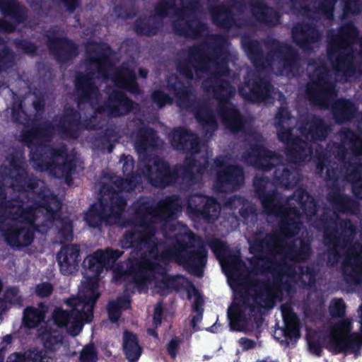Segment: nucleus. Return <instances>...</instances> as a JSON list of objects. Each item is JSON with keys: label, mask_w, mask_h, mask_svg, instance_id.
<instances>
[{"label": "nucleus", "mask_w": 362, "mask_h": 362, "mask_svg": "<svg viewBox=\"0 0 362 362\" xmlns=\"http://www.w3.org/2000/svg\"><path fill=\"white\" fill-rule=\"evenodd\" d=\"M121 253L117 251L107 250L106 251L98 250L93 255L87 257L85 262L88 263V269L94 272V278L99 275L104 268H110L113 266Z\"/></svg>", "instance_id": "nucleus-18"}, {"label": "nucleus", "mask_w": 362, "mask_h": 362, "mask_svg": "<svg viewBox=\"0 0 362 362\" xmlns=\"http://www.w3.org/2000/svg\"><path fill=\"white\" fill-rule=\"evenodd\" d=\"M210 202V198L202 195H193L188 200V208L192 211L202 214L204 211L205 204Z\"/></svg>", "instance_id": "nucleus-44"}, {"label": "nucleus", "mask_w": 362, "mask_h": 362, "mask_svg": "<svg viewBox=\"0 0 362 362\" xmlns=\"http://www.w3.org/2000/svg\"><path fill=\"white\" fill-rule=\"evenodd\" d=\"M217 168V183L218 191H230L238 187L243 181V170L238 166L232 165L228 158L219 157L215 160Z\"/></svg>", "instance_id": "nucleus-15"}, {"label": "nucleus", "mask_w": 362, "mask_h": 362, "mask_svg": "<svg viewBox=\"0 0 362 362\" xmlns=\"http://www.w3.org/2000/svg\"><path fill=\"white\" fill-rule=\"evenodd\" d=\"M125 206L126 202L119 194L112 190L105 182H103L99 202L86 213V221L93 228L100 226L102 223H115L119 219Z\"/></svg>", "instance_id": "nucleus-11"}, {"label": "nucleus", "mask_w": 362, "mask_h": 362, "mask_svg": "<svg viewBox=\"0 0 362 362\" xmlns=\"http://www.w3.org/2000/svg\"><path fill=\"white\" fill-rule=\"evenodd\" d=\"M195 116L198 122L206 129L207 132H211L216 129V122L208 108H202L196 113Z\"/></svg>", "instance_id": "nucleus-43"}, {"label": "nucleus", "mask_w": 362, "mask_h": 362, "mask_svg": "<svg viewBox=\"0 0 362 362\" xmlns=\"http://www.w3.org/2000/svg\"><path fill=\"white\" fill-rule=\"evenodd\" d=\"M281 313L284 322V327H279L274 331V337L280 341L284 338H296L299 337V325L296 315L293 313L289 304L282 305Z\"/></svg>", "instance_id": "nucleus-17"}, {"label": "nucleus", "mask_w": 362, "mask_h": 362, "mask_svg": "<svg viewBox=\"0 0 362 362\" xmlns=\"http://www.w3.org/2000/svg\"><path fill=\"white\" fill-rule=\"evenodd\" d=\"M342 146L345 149H350L355 153H362V138L356 136L349 130L341 133Z\"/></svg>", "instance_id": "nucleus-36"}, {"label": "nucleus", "mask_w": 362, "mask_h": 362, "mask_svg": "<svg viewBox=\"0 0 362 362\" xmlns=\"http://www.w3.org/2000/svg\"><path fill=\"white\" fill-rule=\"evenodd\" d=\"M229 205L231 207H233L235 209L239 208L240 211L242 214V210L247 205V203L241 197H234L230 200Z\"/></svg>", "instance_id": "nucleus-59"}, {"label": "nucleus", "mask_w": 362, "mask_h": 362, "mask_svg": "<svg viewBox=\"0 0 362 362\" xmlns=\"http://www.w3.org/2000/svg\"><path fill=\"white\" fill-rule=\"evenodd\" d=\"M0 9L4 14L12 17L18 23L23 19V8L16 0H0Z\"/></svg>", "instance_id": "nucleus-38"}, {"label": "nucleus", "mask_w": 362, "mask_h": 362, "mask_svg": "<svg viewBox=\"0 0 362 362\" xmlns=\"http://www.w3.org/2000/svg\"><path fill=\"white\" fill-rule=\"evenodd\" d=\"M204 211H202V215L209 221L216 219L220 214L219 204L213 198H210V202L205 204Z\"/></svg>", "instance_id": "nucleus-45"}, {"label": "nucleus", "mask_w": 362, "mask_h": 362, "mask_svg": "<svg viewBox=\"0 0 362 362\" xmlns=\"http://www.w3.org/2000/svg\"><path fill=\"white\" fill-rule=\"evenodd\" d=\"M53 291V286L50 283L44 282L36 286V294L41 297L45 298L49 296Z\"/></svg>", "instance_id": "nucleus-55"}, {"label": "nucleus", "mask_w": 362, "mask_h": 362, "mask_svg": "<svg viewBox=\"0 0 362 362\" xmlns=\"http://www.w3.org/2000/svg\"><path fill=\"white\" fill-rule=\"evenodd\" d=\"M14 29L13 25L11 23H8L6 21H0V30L5 32H12Z\"/></svg>", "instance_id": "nucleus-63"}, {"label": "nucleus", "mask_w": 362, "mask_h": 362, "mask_svg": "<svg viewBox=\"0 0 362 362\" xmlns=\"http://www.w3.org/2000/svg\"><path fill=\"white\" fill-rule=\"evenodd\" d=\"M130 302L127 298H119L116 301H110L107 306V313L110 320L115 322L119 316L122 310L129 307Z\"/></svg>", "instance_id": "nucleus-41"}, {"label": "nucleus", "mask_w": 362, "mask_h": 362, "mask_svg": "<svg viewBox=\"0 0 362 362\" xmlns=\"http://www.w3.org/2000/svg\"><path fill=\"white\" fill-rule=\"evenodd\" d=\"M197 163V160L187 158L183 166L177 167L175 173H172L168 163L159 160L154 162L153 167H146L142 173L152 185L158 187H163L173 183L175 180V174L187 181L196 182L201 179L206 160L204 159L202 163Z\"/></svg>", "instance_id": "nucleus-10"}, {"label": "nucleus", "mask_w": 362, "mask_h": 362, "mask_svg": "<svg viewBox=\"0 0 362 362\" xmlns=\"http://www.w3.org/2000/svg\"><path fill=\"white\" fill-rule=\"evenodd\" d=\"M21 49L28 54L33 53L35 50V47L33 44L28 42H22L21 44Z\"/></svg>", "instance_id": "nucleus-64"}, {"label": "nucleus", "mask_w": 362, "mask_h": 362, "mask_svg": "<svg viewBox=\"0 0 362 362\" xmlns=\"http://www.w3.org/2000/svg\"><path fill=\"white\" fill-rule=\"evenodd\" d=\"M346 310V305L341 298L334 299L329 305L330 314L334 317L342 316Z\"/></svg>", "instance_id": "nucleus-51"}, {"label": "nucleus", "mask_w": 362, "mask_h": 362, "mask_svg": "<svg viewBox=\"0 0 362 362\" xmlns=\"http://www.w3.org/2000/svg\"><path fill=\"white\" fill-rule=\"evenodd\" d=\"M49 47L52 50L56 51L59 59L62 61L75 57L77 54V48L71 41L49 38Z\"/></svg>", "instance_id": "nucleus-30"}, {"label": "nucleus", "mask_w": 362, "mask_h": 362, "mask_svg": "<svg viewBox=\"0 0 362 362\" xmlns=\"http://www.w3.org/2000/svg\"><path fill=\"white\" fill-rule=\"evenodd\" d=\"M5 300L12 303H21V296L18 289L16 288H8L5 293Z\"/></svg>", "instance_id": "nucleus-57"}, {"label": "nucleus", "mask_w": 362, "mask_h": 362, "mask_svg": "<svg viewBox=\"0 0 362 362\" xmlns=\"http://www.w3.org/2000/svg\"><path fill=\"white\" fill-rule=\"evenodd\" d=\"M51 135L47 126L37 128L24 135V141L30 149V160L35 168L49 170L54 176L62 177L71 173L72 166L66 156L64 148L54 150L46 146Z\"/></svg>", "instance_id": "nucleus-5"}, {"label": "nucleus", "mask_w": 362, "mask_h": 362, "mask_svg": "<svg viewBox=\"0 0 362 362\" xmlns=\"http://www.w3.org/2000/svg\"><path fill=\"white\" fill-rule=\"evenodd\" d=\"M160 25V20L157 17H153L137 21L135 25V30L136 33L140 34L153 35Z\"/></svg>", "instance_id": "nucleus-40"}, {"label": "nucleus", "mask_w": 362, "mask_h": 362, "mask_svg": "<svg viewBox=\"0 0 362 362\" xmlns=\"http://www.w3.org/2000/svg\"><path fill=\"white\" fill-rule=\"evenodd\" d=\"M356 29L351 24L343 26L335 35L329 36L328 40V59L332 65V69L337 76H341L347 78L354 76L355 65L353 62V57L351 55L354 44L355 49L358 48V59L355 57L356 61L360 59L362 62V36L358 42H354L356 37Z\"/></svg>", "instance_id": "nucleus-7"}, {"label": "nucleus", "mask_w": 362, "mask_h": 362, "mask_svg": "<svg viewBox=\"0 0 362 362\" xmlns=\"http://www.w3.org/2000/svg\"><path fill=\"white\" fill-rule=\"evenodd\" d=\"M38 337L44 347L50 351H55L60 346L65 350L69 344L64 340V337L55 325H46L38 329Z\"/></svg>", "instance_id": "nucleus-19"}, {"label": "nucleus", "mask_w": 362, "mask_h": 362, "mask_svg": "<svg viewBox=\"0 0 362 362\" xmlns=\"http://www.w3.org/2000/svg\"><path fill=\"white\" fill-rule=\"evenodd\" d=\"M240 94L245 98L252 100H264L270 95L271 89L266 79H255L252 83L240 89Z\"/></svg>", "instance_id": "nucleus-23"}, {"label": "nucleus", "mask_w": 362, "mask_h": 362, "mask_svg": "<svg viewBox=\"0 0 362 362\" xmlns=\"http://www.w3.org/2000/svg\"><path fill=\"white\" fill-rule=\"evenodd\" d=\"M281 52H285L286 57L278 62L274 61L270 64L274 69L275 66H283V69L280 74H285L288 76L294 75L298 71V62L295 57V54L289 46H284L281 47Z\"/></svg>", "instance_id": "nucleus-29"}, {"label": "nucleus", "mask_w": 362, "mask_h": 362, "mask_svg": "<svg viewBox=\"0 0 362 362\" xmlns=\"http://www.w3.org/2000/svg\"><path fill=\"white\" fill-rule=\"evenodd\" d=\"M1 175L4 181L11 185L13 190L20 192V195L5 201V197L0 186V224L7 222L9 228L4 231V235L7 243L11 247H21L30 245L33 240V230L30 226H23L22 223H35L38 214L45 213L46 223L42 225L49 227L52 222L59 228L57 238L63 243L73 239L72 225L68 218L57 219L59 209V203L57 198L49 194V190L44 189L38 193L37 201H30L27 193L28 189L42 187L43 182L28 179L25 185L27 173L23 165L21 156L18 154L7 158L1 168Z\"/></svg>", "instance_id": "nucleus-3"}, {"label": "nucleus", "mask_w": 362, "mask_h": 362, "mask_svg": "<svg viewBox=\"0 0 362 362\" xmlns=\"http://www.w3.org/2000/svg\"><path fill=\"white\" fill-rule=\"evenodd\" d=\"M212 17L215 22L223 26L228 24L229 13L223 7H217L212 10Z\"/></svg>", "instance_id": "nucleus-49"}, {"label": "nucleus", "mask_w": 362, "mask_h": 362, "mask_svg": "<svg viewBox=\"0 0 362 362\" xmlns=\"http://www.w3.org/2000/svg\"><path fill=\"white\" fill-rule=\"evenodd\" d=\"M172 146L176 149L188 150L192 154L197 153L199 142L196 135L186 130L174 129L169 136Z\"/></svg>", "instance_id": "nucleus-21"}, {"label": "nucleus", "mask_w": 362, "mask_h": 362, "mask_svg": "<svg viewBox=\"0 0 362 362\" xmlns=\"http://www.w3.org/2000/svg\"><path fill=\"white\" fill-rule=\"evenodd\" d=\"M135 226L128 230L120 241L124 248H134L140 252L135 259L136 272L134 279L140 284H154L156 292L162 295L166 291L178 289L184 285L185 279L181 276H170L165 273L167 261L175 259L189 266L202 264L205 251L199 247V240L186 228H175L173 234H168V238H174L173 247L162 251L161 241L158 237L154 222L156 220H166L173 218L181 206L180 200L175 197H168L160 201L157 208H150L146 202L135 204Z\"/></svg>", "instance_id": "nucleus-2"}, {"label": "nucleus", "mask_w": 362, "mask_h": 362, "mask_svg": "<svg viewBox=\"0 0 362 362\" xmlns=\"http://www.w3.org/2000/svg\"><path fill=\"white\" fill-rule=\"evenodd\" d=\"M336 0H322L321 2L317 3L316 0H291V6L296 10L302 9L303 13H308L309 8L306 6L309 4L312 5L313 8L317 10V12L323 14L326 18H330L332 16L333 6ZM308 16H311V14L307 13Z\"/></svg>", "instance_id": "nucleus-27"}, {"label": "nucleus", "mask_w": 362, "mask_h": 362, "mask_svg": "<svg viewBox=\"0 0 362 362\" xmlns=\"http://www.w3.org/2000/svg\"><path fill=\"white\" fill-rule=\"evenodd\" d=\"M254 186L266 213L281 218L280 234L264 236L260 233L249 240L250 252L254 254L250 259V272L238 252L228 255L227 246L217 239L209 243L228 280L243 287L240 302L235 299L228 312L230 327L237 331L252 326L261 308H272L281 289L289 291L300 279L305 283L304 276L308 275L301 269L297 272L293 268V262L305 260L310 255L308 242L290 238L300 229L297 206L291 208L293 204L289 203V209H283L272 190V183L267 179L256 177Z\"/></svg>", "instance_id": "nucleus-1"}, {"label": "nucleus", "mask_w": 362, "mask_h": 362, "mask_svg": "<svg viewBox=\"0 0 362 362\" xmlns=\"http://www.w3.org/2000/svg\"><path fill=\"white\" fill-rule=\"evenodd\" d=\"M52 359L42 351H31L26 354L25 362H51Z\"/></svg>", "instance_id": "nucleus-52"}, {"label": "nucleus", "mask_w": 362, "mask_h": 362, "mask_svg": "<svg viewBox=\"0 0 362 362\" xmlns=\"http://www.w3.org/2000/svg\"><path fill=\"white\" fill-rule=\"evenodd\" d=\"M362 167H360L353 175L349 176L348 179L353 182V191L358 198L362 199Z\"/></svg>", "instance_id": "nucleus-46"}, {"label": "nucleus", "mask_w": 362, "mask_h": 362, "mask_svg": "<svg viewBox=\"0 0 362 362\" xmlns=\"http://www.w3.org/2000/svg\"><path fill=\"white\" fill-rule=\"evenodd\" d=\"M295 199L298 207L307 216H312L316 212V206L312 197H310L305 191L298 190L293 195V197L289 199V202Z\"/></svg>", "instance_id": "nucleus-35"}, {"label": "nucleus", "mask_w": 362, "mask_h": 362, "mask_svg": "<svg viewBox=\"0 0 362 362\" xmlns=\"http://www.w3.org/2000/svg\"><path fill=\"white\" fill-rule=\"evenodd\" d=\"M298 131L301 136L308 140L309 138L310 140H322L327 136L330 129L321 119L312 117L303 128L296 130V132Z\"/></svg>", "instance_id": "nucleus-24"}, {"label": "nucleus", "mask_w": 362, "mask_h": 362, "mask_svg": "<svg viewBox=\"0 0 362 362\" xmlns=\"http://www.w3.org/2000/svg\"><path fill=\"white\" fill-rule=\"evenodd\" d=\"M99 296L95 279L91 285L80 290L77 297L67 300L72 308L70 313L62 309H56L53 313V320L58 327H66L67 332L72 336L77 335L81 330L83 322H90L93 317V308Z\"/></svg>", "instance_id": "nucleus-8"}, {"label": "nucleus", "mask_w": 362, "mask_h": 362, "mask_svg": "<svg viewBox=\"0 0 362 362\" xmlns=\"http://www.w3.org/2000/svg\"><path fill=\"white\" fill-rule=\"evenodd\" d=\"M132 108V103L120 91H114L109 97L104 111L111 116H118L128 112Z\"/></svg>", "instance_id": "nucleus-25"}, {"label": "nucleus", "mask_w": 362, "mask_h": 362, "mask_svg": "<svg viewBox=\"0 0 362 362\" xmlns=\"http://www.w3.org/2000/svg\"><path fill=\"white\" fill-rule=\"evenodd\" d=\"M310 82L307 91L310 100L322 107H327L334 99L336 91L332 81L328 78L327 68L322 61L308 66Z\"/></svg>", "instance_id": "nucleus-14"}, {"label": "nucleus", "mask_w": 362, "mask_h": 362, "mask_svg": "<svg viewBox=\"0 0 362 362\" xmlns=\"http://www.w3.org/2000/svg\"><path fill=\"white\" fill-rule=\"evenodd\" d=\"M169 90L173 91L177 105L182 109L189 108L194 100L192 89L185 86L184 83L177 80V76H172L168 81Z\"/></svg>", "instance_id": "nucleus-22"}, {"label": "nucleus", "mask_w": 362, "mask_h": 362, "mask_svg": "<svg viewBox=\"0 0 362 362\" xmlns=\"http://www.w3.org/2000/svg\"><path fill=\"white\" fill-rule=\"evenodd\" d=\"M290 114L287 109H280L275 117L274 125L280 141L286 145L288 158L294 163L304 161L311 154V147L305 141L295 137L291 128Z\"/></svg>", "instance_id": "nucleus-12"}, {"label": "nucleus", "mask_w": 362, "mask_h": 362, "mask_svg": "<svg viewBox=\"0 0 362 362\" xmlns=\"http://www.w3.org/2000/svg\"><path fill=\"white\" fill-rule=\"evenodd\" d=\"M97 359V354L93 345H87L82 349L80 362H96Z\"/></svg>", "instance_id": "nucleus-50"}, {"label": "nucleus", "mask_w": 362, "mask_h": 362, "mask_svg": "<svg viewBox=\"0 0 362 362\" xmlns=\"http://www.w3.org/2000/svg\"><path fill=\"white\" fill-rule=\"evenodd\" d=\"M240 344L243 346L244 350H248L255 346L256 343L255 341L247 338H241L239 341Z\"/></svg>", "instance_id": "nucleus-61"}, {"label": "nucleus", "mask_w": 362, "mask_h": 362, "mask_svg": "<svg viewBox=\"0 0 362 362\" xmlns=\"http://www.w3.org/2000/svg\"><path fill=\"white\" fill-rule=\"evenodd\" d=\"M57 261L63 274H74L77 270L80 262L78 247L72 245L63 247L57 254Z\"/></svg>", "instance_id": "nucleus-20"}, {"label": "nucleus", "mask_w": 362, "mask_h": 362, "mask_svg": "<svg viewBox=\"0 0 362 362\" xmlns=\"http://www.w3.org/2000/svg\"><path fill=\"white\" fill-rule=\"evenodd\" d=\"M180 341L177 339H173L168 344V351L172 358L176 356L175 350L179 346Z\"/></svg>", "instance_id": "nucleus-60"}, {"label": "nucleus", "mask_w": 362, "mask_h": 362, "mask_svg": "<svg viewBox=\"0 0 362 362\" xmlns=\"http://www.w3.org/2000/svg\"><path fill=\"white\" fill-rule=\"evenodd\" d=\"M296 175V173H290L289 170L284 166H281L275 171V178L279 185L285 187H288L297 182Z\"/></svg>", "instance_id": "nucleus-42"}, {"label": "nucleus", "mask_w": 362, "mask_h": 362, "mask_svg": "<svg viewBox=\"0 0 362 362\" xmlns=\"http://www.w3.org/2000/svg\"><path fill=\"white\" fill-rule=\"evenodd\" d=\"M329 199L339 211H347L349 209V199L340 193H336L329 195Z\"/></svg>", "instance_id": "nucleus-47"}, {"label": "nucleus", "mask_w": 362, "mask_h": 362, "mask_svg": "<svg viewBox=\"0 0 362 362\" xmlns=\"http://www.w3.org/2000/svg\"><path fill=\"white\" fill-rule=\"evenodd\" d=\"M194 7L185 0L162 1L156 9L158 16H165L175 13L177 19L173 23L175 30L190 37H197L204 30V25L197 21H189V11Z\"/></svg>", "instance_id": "nucleus-13"}, {"label": "nucleus", "mask_w": 362, "mask_h": 362, "mask_svg": "<svg viewBox=\"0 0 362 362\" xmlns=\"http://www.w3.org/2000/svg\"><path fill=\"white\" fill-rule=\"evenodd\" d=\"M334 118L338 123L349 120L356 112L355 105L347 100H338L332 105Z\"/></svg>", "instance_id": "nucleus-32"}, {"label": "nucleus", "mask_w": 362, "mask_h": 362, "mask_svg": "<svg viewBox=\"0 0 362 362\" xmlns=\"http://www.w3.org/2000/svg\"><path fill=\"white\" fill-rule=\"evenodd\" d=\"M156 143V135L151 129H141L136 136L135 145L138 151H145Z\"/></svg>", "instance_id": "nucleus-37"}, {"label": "nucleus", "mask_w": 362, "mask_h": 362, "mask_svg": "<svg viewBox=\"0 0 362 362\" xmlns=\"http://www.w3.org/2000/svg\"><path fill=\"white\" fill-rule=\"evenodd\" d=\"M340 234L343 240H337V235L332 234L329 228L325 232V243L332 246L328 262L333 265L337 262L341 250L346 252V258L343 263L344 278L349 284H358L362 282V246L348 245L351 238L355 233L353 225L349 221L340 223Z\"/></svg>", "instance_id": "nucleus-6"}, {"label": "nucleus", "mask_w": 362, "mask_h": 362, "mask_svg": "<svg viewBox=\"0 0 362 362\" xmlns=\"http://www.w3.org/2000/svg\"><path fill=\"white\" fill-rule=\"evenodd\" d=\"M189 297L193 300V308L199 313H201L200 307L202 305L203 300L198 291L192 288V290L188 292Z\"/></svg>", "instance_id": "nucleus-56"}, {"label": "nucleus", "mask_w": 362, "mask_h": 362, "mask_svg": "<svg viewBox=\"0 0 362 362\" xmlns=\"http://www.w3.org/2000/svg\"><path fill=\"white\" fill-rule=\"evenodd\" d=\"M152 99L159 107L166 104H171L173 99L161 90H156L152 94Z\"/></svg>", "instance_id": "nucleus-53"}, {"label": "nucleus", "mask_w": 362, "mask_h": 362, "mask_svg": "<svg viewBox=\"0 0 362 362\" xmlns=\"http://www.w3.org/2000/svg\"><path fill=\"white\" fill-rule=\"evenodd\" d=\"M294 42L301 47L308 48L312 43L317 42L320 34L317 30L308 25H297L292 30Z\"/></svg>", "instance_id": "nucleus-26"}, {"label": "nucleus", "mask_w": 362, "mask_h": 362, "mask_svg": "<svg viewBox=\"0 0 362 362\" xmlns=\"http://www.w3.org/2000/svg\"><path fill=\"white\" fill-rule=\"evenodd\" d=\"M46 310L45 308H35L28 307L24 310L23 323L28 327H36L45 317Z\"/></svg>", "instance_id": "nucleus-39"}, {"label": "nucleus", "mask_w": 362, "mask_h": 362, "mask_svg": "<svg viewBox=\"0 0 362 362\" xmlns=\"http://www.w3.org/2000/svg\"><path fill=\"white\" fill-rule=\"evenodd\" d=\"M252 13L257 20L268 23H275L278 21L276 12L267 7L262 0H252Z\"/></svg>", "instance_id": "nucleus-33"}, {"label": "nucleus", "mask_w": 362, "mask_h": 362, "mask_svg": "<svg viewBox=\"0 0 362 362\" xmlns=\"http://www.w3.org/2000/svg\"><path fill=\"white\" fill-rule=\"evenodd\" d=\"M123 349L127 358L130 362H135L141 354L136 337L127 331L124 333Z\"/></svg>", "instance_id": "nucleus-34"}, {"label": "nucleus", "mask_w": 362, "mask_h": 362, "mask_svg": "<svg viewBox=\"0 0 362 362\" xmlns=\"http://www.w3.org/2000/svg\"><path fill=\"white\" fill-rule=\"evenodd\" d=\"M180 72L188 78L193 76L192 70L199 78L207 76L204 82V89L214 95L219 105V114L225 126L232 132H238L243 127V121L229 98L235 93V88L221 78L227 72L226 62L223 57L209 59L202 48L190 49L187 61L180 64Z\"/></svg>", "instance_id": "nucleus-4"}, {"label": "nucleus", "mask_w": 362, "mask_h": 362, "mask_svg": "<svg viewBox=\"0 0 362 362\" xmlns=\"http://www.w3.org/2000/svg\"><path fill=\"white\" fill-rule=\"evenodd\" d=\"M245 162L262 170H269L279 164L280 158L276 153L267 151L261 144H256L244 156Z\"/></svg>", "instance_id": "nucleus-16"}, {"label": "nucleus", "mask_w": 362, "mask_h": 362, "mask_svg": "<svg viewBox=\"0 0 362 362\" xmlns=\"http://www.w3.org/2000/svg\"><path fill=\"white\" fill-rule=\"evenodd\" d=\"M86 74L77 76L76 86L82 98L89 100L93 105V100L98 97V89L95 86L102 78H107L108 47L90 42L86 46Z\"/></svg>", "instance_id": "nucleus-9"}, {"label": "nucleus", "mask_w": 362, "mask_h": 362, "mask_svg": "<svg viewBox=\"0 0 362 362\" xmlns=\"http://www.w3.org/2000/svg\"><path fill=\"white\" fill-rule=\"evenodd\" d=\"M7 362H25V357L18 353H14L8 358Z\"/></svg>", "instance_id": "nucleus-62"}, {"label": "nucleus", "mask_w": 362, "mask_h": 362, "mask_svg": "<svg viewBox=\"0 0 362 362\" xmlns=\"http://www.w3.org/2000/svg\"><path fill=\"white\" fill-rule=\"evenodd\" d=\"M162 312V305L160 303H158L154 309V314L153 317V325L156 327H157L161 323Z\"/></svg>", "instance_id": "nucleus-58"}, {"label": "nucleus", "mask_w": 362, "mask_h": 362, "mask_svg": "<svg viewBox=\"0 0 362 362\" xmlns=\"http://www.w3.org/2000/svg\"><path fill=\"white\" fill-rule=\"evenodd\" d=\"M112 80L119 87L126 88L133 93L138 92V88L135 83L134 71L130 68L123 67L116 73Z\"/></svg>", "instance_id": "nucleus-31"}, {"label": "nucleus", "mask_w": 362, "mask_h": 362, "mask_svg": "<svg viewBox=\"0 0 362 362\" xmlns=\"http://www.w3.org/2000/svg\"><path fill=\"white\" fill-rule=\"evenodd\" d=\"M120 163H122V171L126 177L122 180H115L114 185L121 191H132L135 189L136 183L140 180V177H129L133 171V160L131 157L127 156L122 159Z\"/></svg>", "instance_id": "nucleus-28"}, {"label": "nucleus", "mask_w": 362, "mask_h": 362, "mask_svg": "<svg viewBox=\"0 0 362 362\" xmlns=\"http://www.w3.org/2000/svg\"><path fill=\"white\" fill-rule=\"evenodd\" d=\"M13 59V53L6 47L0 40V70L9 66Z\"/></svg>", "instance_id": "nucleus-48"}, {"label": "nucleus", "mask_w": 362, "mask_h": 362, "mask_svg": "<svg viewBox=\"0 0 362 362\" xmlns=\"http://www.w3.org/2000/svg\"><path fill=\"white\" fill-rule=\"evenodd\" d=\"M345 13H357L362 10V0H344Z\"/></svg>", "instance_id": "nucleus-54"}]
</instances>
